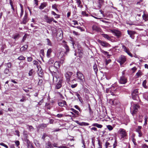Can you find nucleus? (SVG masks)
I'll list each match as a JSON object with an SVG mask.
<instances>
[{"label": "nucleus", "mask_w": 148, "mask_h": 148, "mask_svg": "<svg viewBox=\"0 0 148 148\" xmlns=\"http://www.w3.org/2000/svg\"><path fill=\"white\" fill-rule=\"evenodd\" d=\"M58 105L61 107H63L64 105L67 106L66 102L65 101L62 100L58 103Z\"/></svg>", "instance_id": "19"}, {"label": "nucleus", "mask_w": 148, "mask_h": 148, "mask_svg": "<svg viewBox=\"0 0 148 148\" xmlns=\"http://www.w3.org/2000/svg\"><path fill=\"white\" fill-rule=\"evenodd\" d=\"M20 37V35L19 34H16L13 36L12 38L16 40L18 39Z\"/></svg>", "instance_id": "38"}, {"label": "nucleus", "mask_w": 148, "mask_h": 148, "mask_svg": "<svg viewBox=\"0 0 148 148\" xmlns=\"http://www.w3.org/2000/svg\"><path fill=\"white\" fill-rule=\"evenodd\" d=\"M27 36V34H25L24 36L23 37L22 42H24L25 40H26Z\"/></svg>", "instance_id": "50"}, {"label": "nucleus", "mask_w": 148, "mask_h": 148, "mask_svg": "<svg viewBox=\"0 0 148 148\" xmlns=\"http://www.w3.org/2000/svg\"><path fill=\"white\" fill-rule=\"evenodd\" d=\"M141 148H148V146L146 144H144L142 146Z\"/></svg>", "instance_id": "59"}, {"label": "nucleus", "mask_w": 148, "mask_h": 148, "mask_svg": "<svg viewBox=\"0 0 148 148\" xmlns=\"http://www.w3.org/2000/svg\"><path fill=\"white\" fill-rule=\"evenodd\" d=\"M100 51L101 52L103 53L104 54L107 55V57L108 58H109L110 56V55L108 54V52L107 51H104L101 49H100Z\"/></svg>", "instance_id": "25"}, {"label": "nucleus", "mask_w": 148, "mask_h": 148, "mask_svg": "<svg viewBox=\"0 0 148 148\" xmlns=\"http://www.w3.org/2000/svg\"><path fill=\"white\" fill-rule=\"evenodd\" d=\"M132 98L135 100H138L139 99L138 96V92L137 89H134L132 92Z\"/></svg>", "instance_id": "4"}, {"label": "nucleus", "mask_w": 148, "mask_h": 148, "mask_svg": "<svg viewBox=\"0 0 148 148\" xmlns=\"http://www.w3.org/2000/svg\"><path fill=\"white\" fill-rule=\"evenodd\" d=\"M126 57L123 55H121L117 59V61L120 63L121 65H123L126 61Z\"/></svg>", "instance_id": "3"}, {"label": "nucleus", "mask_w": 148, "mask_h": 148, "mask_svg": "<svg viewBox=\"0 0 148 148\" xmlns=\"http://www.w3.org/2000/svg\"><path fill=\"white\" fill-rule=\"evenodd\" d=\"M51 14L55 16V17L56 18H58L60 17V15L59 14H56L54 11H52Z\"/></svg>", "instance_id": "34"}, {"label": "nucleus", "mask_w": 148, "mask_h": 148, "mask_svg": "<svg viewBox=\"0 0 148 148\" xmlns=\"http://www.w3.org/2000/svg\"><path fill=\"white\" fill-rule=\"evenodd\" d=\"M28 19L27 18V14L26 13V12L25 11V16L23 19V21L21 23L25 24L28 21Z\"/></svg>", "instance_id": "13"}, {"label": "nucleus", "mask_w": 148, "mask_h": 148, "mask_svg": "<svg viewBox=\"0 0 148 148\" xmlns=\"http://www.w3.org/2000/svg\"><path fill=\"white\" fill-rule=\"evenodd\" d=\"M47 126V125L45 124H41L40 125V128L44 129Z\"/></svg>", "instance_id": "39"}, {"label": "nucleus", "mask_w": 148, "mask_h": 148, "mask_svg": "<svg viewBox=\"0 0 148 148\" xmlns=\"http://www.w3.org/2000/svg\"><path fill=\"white\" fill-rule=\"evenodd\" d=\"M143 116L142 115H139V119H138V121L140 122H142L143 121L142 118Z\"/></svg>", "instance_id": "47"}, {"label": "nucleus", "mask_w": 148, "mask_h": 148, "mask_svg": "<svg viewBox=\"0 0 148 148\" xmlns=\"http://www.w3.org/2000/svg\"><path fill=\"white\" fill-rule=\"evenodd\" d=\"M71 110L73 112H74L76 114H77V115H79V112L78 111H77L76 110H75L74 109L72 108L71 109Z\"/></svg>", "instance_id": "45"}, {"label": "nucleus", "mask_w": 148, "mask_h": 148, "mask_svg": "<svg viewBox=\"0 0 148 148\" xmlns=\"http://www.w3.org/2000/svg\"><path fill=\"white\" fill-rule=\"evenodd\" d=\"M46 6V4L45 3H42L39 7L40 9H43Z\"/></svg>", "instance_id": "35"}, {"label": "nucleus", "mask_w": 148, "mask_h": 148, "mask_svg": "<svg viewBox=\"0 0 148 148\" xmlns=\"http://www.w3.org/2000/svg\"><path fill=\"white\" fill-rule=\"evenodd\" d=\"M110 32L117 36V38H120L121 36V32L118 30L114 29L110 30Z\"/></svg>", "instance_id": "5"}, {"label": "nucleus", "mask_w": 148, "mask_h": 148, "mask_svg": "<svg viewBox=\"0 0 148 148\" xmlns=\"http://www.w3.org/2000/svg\"><path fill=\"white\" fill-rule=\"evenodd\" d=\"M72 27H77V28L80 29L81 31H84V29L80 26H77L76 27L74 26H72Z\"/></svg>", "instance_id": "49"}, {"label": "nucleus", "mask_w": 148, "mask_h": 148, "mask_svg": "<svg viewBox=\"0 0 148 148\" xmlns=\"http://www.w3.org/2000/svg\"><path fill=\"white\" fill-rule=\"evenodd\" d=\"M61 64L60 62L56 61L54 63V66L55 67L58 68L60 67Z\"/></svg>", "instance_id": "29"}, {"label": "nucleus", "mask_w": 148, "mask_h": 148, "mask_svg": "<svg viewBox=\"0 0 148 148\" xmlns=\"http://www.w3.org/2000/svg\"><path fill=\"white\" fill-rule=\"evenodd\" d=\"M0 145L6 148H8V146L3 143H0Z\"/></svg>", "instance_id": "53"}, {"label": "nucleus", "mask_w": 148, "mask_h": 148, "mask_svg": "<svg viewBox=\"0 0 148 148\" xmlns=\"http://www.w3.org/2000/svg\"><path fill=\"white\" fill-rule=\"evenodd\" d=\"M114 86H112L110 88H109L108 89H107L106 90V92L107 93H109L110 92L111 93V94L113 95L114 94H113V92L111 91V90L115 91L116 90V88L114 89Z\"/></svg>", "instance_id": "15"}, {"label": "nucleus", "mask_w": 148, "mask_h": 148, "mask_svg": "<svg viewBox=\"0 0 148 148\" xmlns=\"http://www.w3.org/2000/svg\"><path fill=\"white\" fill-rule=\"evenodd\" d=\"M44 19L46 21L47 23H50L53 20V18L48 17L47 16L45 15L44 16Z\"/></svg>", "instance_id": "14"}, {"label": "nucleus", "mask_w": 148, "mask_h": 148, "mask_svg": "<svg viewBox=\"0 0 148 148\" xmlns=\"http://www.w3.org/2000/svg\"><path fill=\"white\" fill-rule=\"evenodd\" d=\"M17 59L20 60H24L25 59V58L23 56H21L18 58Z\"/></svg>", "instance_id": "40"}, {"label": "nucleus", "mask_w": 148, "mask_h": 148, "mask_svg": "<svg viewBox=\"0 0 148 148\" xmlns=\"http://www.w3.org/2000/svg\"><path fill=\"white\" fill-rule=\"evenodd\" d=\"M46 40H47V45L49 46H51V43L50 40L48 38H47Z\"/></svg>", "instance_id": "48"}, {"label": "nucleus", "mask_w": 148, "mask_h": 148, "mask_svg": "<svg viewBox=\"0 0 148 148\" xmlns=\"http://www.w3.org/2000/svg\"><path fill=\"white\" fill-rule=\"evenodd\" d=\"M143 18L145 21L148 20V14L145 13V12H144V14L143 15Z\"/></svg>", "instance_id": "27"}, {"label": "nucleus", "mask_w": 148, "mask_h": 148, "mask_svg": "<svg viewBox=\"0 0 148 148\" xmlns=\"http://www.w3.org/2000/svg\"><path fill=\"white\" fill-rule=\"evenodd\" d=\"M66 55L64 51H61L57 54V56L58 58L60 59V63L62 64L65 60V57Z\"/></svg>", "instance_id": "1"}, {"label": "nucleus", "mask_w": 148, "mask_h": 148, "mask_svg": "<svg viewBox=\"0 0 148 148\" xmlns=\"http://www.w3.org/2000/svg\"><path fill=\"white\" fill-rule=\"evenodd\" d=\"M104 2V0H97V2L98 4L97 5V9H100L101 8Z\"/></svg>", "instance_id": "12"}, {"label": "nucleus", "mask_w": 148, "mask_h": 148, "mask_svg": "<svg viewBox=\"0 0 148 148\" xmlns=\"http://www.w3.org/2000/svg\"><path fill=\"white\" fill-rule=\"evenodd\" d=\"M56 37L60 40H61L63 38L62 31L61 30V32H57L56 34Z\"/></svg>", "instance_id": "18"}, {"label": "nucleus", "mask_w": 148, "mask_h": 148, "mask_svg": "<svg viewBox=\"0 0 148 148\" xmlns=\"http://www.w3.org/2000/svg\"><path fill=\"white\" fill-rule=\"evenodd\" d=\"M8 68H10L11 67V64L10 62H8L6 64Z\"/></svg>", "instance_id": "54"}, {"label": "nucleus", "mask_w": 148, "mask_h": 148, "mask_svg": "<svg viewBox=\"0 0 148 148\" xmlns=\"http://www.w3.org/2000/svg\"><path fill=\"white\" fill-rule=\"evenodd\" d=\"M102 36L104 38H106L108 40H110L111 39V37L107 34H102Z\"/></svg>", "instance_id": "28"}, {"label": "nucleus", "mask_w": 148, "mask_h": 148, "mask_svg": "<svg viewBox=\"0 0 148 148\" xmlns=\"http://www.w3.org/2000/svg\"><path fill=\"white\" fill-rule=\"evenodd\" d=\"M72 74V73L70 71H68L65 74V76L67 80L68 81L69 80Z\"/></svg>", "instance_id": "16"}, {"label": "nucleus", "mask_w": 148, "mask_h": 148, "mask_svg": "<svg viewBox=\"0 0 148 148\" xmlns=\"http://www.w3.org/2000/svg\"><path fill=\"white\" fill-rule=\"evenodd\" d=\"M54 62V60L52 58H51L49 60L48 62L49 64H53Z\"/></svg>", "instance_id": "43"}, {"label": "nucleus", "mask_w": 148, "mask_h": 148, "mask_svg": "<svg viewBox=\"0 0 148 148\" xmlns=\"http://www.w3.org/2000/svg\"><path fill=\"white\" fill-rule=\"evenodd\" d=\"M98 42L103 47H106L110 46V45L109 44L104 41L99 40H98Z\"/></svg>", "instance_id": "10"}, {"label": "nucleus", "mask_w": 148, "mask_h": 148, "mask_svg": "<svg viewBox=\"0 0 148 148\" xmlns=\"http://www.w3.org/2000/svg\"><path fill=\"white\" fill-rule=\"evenodd\" d=\"M32 60V58L31 57H28L27 58V61L28 62H31Z\"/></svg>", "instance_id": "56"}, {"label": "nucleus", "mask_w": 148, "mask_h": 148, "mask_svg": "<svg viewBox=\"0 0 148 148\" xmlns=\"http://www.w3.org/2000/svg\"><path fill=\"white\" fill-rule=\"evenodd\" d=\"M43 82V80L42 79H40L39 80L38 84L40 85H41Z\"/></svg>", "instance_id": "63"}, {"label": "nucleus", "mask_w": 148, "mask_h": 148, "mask_svg": "<svg viewBox=\"0 0 148 148\" xmlns=\"http://www.w3.org/2000/svg\"><path fill=\"white\" fill-rule=\"evenodd\" d=\"M47 136V134L45 133H44L42 136V139L45 140V137Z\"/></svg>", "instance_id": "57"}, {"label": "nucleus", "mask_w": 148, "mask_h": 148, "mask_svg": "<svg viewBox=\"0 0 148 148\" xmlns=\"http://www.w3.org/2000/svg\"><path fill=\"white\" fill-rule=\"evenodd\" d=\"M132 141L133 142L134 145H137V143H136V140H135V139L133 138H132Z\"/></svg>", "instance_id": "61"}, {"label": "nucleus", "mask_w": 148, "mask_h": 148, "mask_svg": "<svg viewBox=\"0 0 148 148\" xmlns=\"http://www.w3.org/2000/svg\"><path fill=\"white\" fill-rule=\"evenodd\" d=\"M141 75L142 72L140 71H138V72L136 74V75L137 76V77L140 76Z\"/></svg>", "instance_id": "41"}, {"label": "nucleus", "mask_w": 148, "mask_h": 148, "mask_svg": "<svg viewBox=\"0 0 148 148\" xmlns=\"http://www.w3.org/2000/svg\"><path fill=\"white\" fill-rule=\"evenodd\" d=\"M118 133L121 135V138L125 137L127 135L125 130L123 128H120L118 130Z\"/></svg>", "instance_id": "6"}, {"label": "nucleus", "mask_w": 148, "mask_h": 148, "mask_svg": "<svg viewBox=\"0 0 148 148\" xmlns=\"http://www.w3.org/2000/svg\"><path fill=\"white\" fill-rule=\"evenodd\" d=\"M127 82V79L124 75L121 76L119 81V83L122 84H125Z\"/></svg>", "instance_id": "8"}, {"label": "nucleus", "mask_w": 148, "mask_h": 148, "mask_svg": "<svg viewBox=\"0 0 148 148\" xmlns=\"http://www.w3.org/2000/svg\"><path fill=\"white\" fill-rule=\"evenodd\" d=\"M106 127L108 129L109 131H111L113 129V127H112L111 125H106Z\"/></svg>", "instance_id": "36"}, {"label": "nucleus", "mask_w": 148, "mask_h": 148, "mask_svg": "<svg viewBox=\"0 0 148 148\" xmlns=\"http://www.w3.org/2000/svg\"><path fill=\"white\" fill-rule=\"evenodd\" d=\"M62 86V83L60 82H59L56 86V88L57 89L60 88Z\"/></svg>", "instance_id": "30"}, {"label": "nucleus", "mask_w": 148, "mask_h": 148, "mask_svg": "<svg viewBox=\"0 0 148 148\" xmlns=\"http://www.w3.org/2000/svg\"><path fill=\"white\" fill-rule=\"evenodd\" d=\"M127 34L130 35V37L132 39H134V34H136V32L133 30H128L127 31Z\"/></svg>", "instance_id": "11"}, {"label": "nucleus", "mask_w": 148, "mask_h": 148, "mask_svg": "<svg viewBox=\"0 0 148 148\" xmlns=\"http://www.w3.org/2000/svg\"><path fill=\"white\" fill-rule=\"evenodd\" d=\"M78 7L82 8V5H81V2L80 0H75Z\"/></svg>", "instance_id": "37"}, {"label": "nucleus", "mask_w": 148, "mask_h": 148, "mask_svg": "<svg viewBox=\"0 0 148 148\" xmlns=\"http://www.w3.org/2000/svg\"><path fill=\"white\" fill-rule=\"evenodd\" d=\"M82 14L84 16H88V14H86L85 12L83 11L82 12Z\"/></svg>", "instance_id": "64"}, {"label": "nucleus", "mask_w": 148, "mask_h": 148, "mask_svg": "<svg viewBox=\"0 0 148 148\" xmlns=\"http://www.w3.org/2000/svg\"><path fill=\"white\" fill-rule=\"evenodd\" d=\"M133 110L132 113V114L133 116H134L135 115L138 110V109L139 108V106L137 104H134L133 105Z\"/></svg>", "instance_id": "7"}, {"label": "nucleus", "mask_w": 148, "mask_h": 148, "mask_svg": "<svg viewBox=\"0 0 148 148\" xmlns=\"http://www.w3.org/2000/svg\"><path fill=\"white\" fill-rule=\"evenodd\" d=\"M93 68L95 73H97V72L98 71V69L97 65L96 64L94 65Z\"/></svg>", "instance_id": "32"}, {"label": "nucleus", "mask_w": 148, "mask_h": 148, "mask_svg": "<svg viewBox=\"0 0 148 148\" xmlns=\"http://www.w3.org/2000/svg\"><path fill=\"white\" fill-rule=\"evenodd\" d=\"M147 82L146 80L144 81L143 83V87L146 88L147 86H146V83Z\"/></svg>", "instance_id": "52"}, {"label": "nucleus", "mask_w": 148, "mask_h": 148, "mask_svg": "<svg viewBox=\"0 0 148 148\" xmlns=\"http://www.w3.org/2000/svg\"><path fill=\"white\" fill-rule=\"evenodd\" d=\"M28 47L27 45H25L22 47L20 49V51H26Z\"/></svg>", "instance_id": "26"}, {"label": "nucleus", "mask_w": 148, "mask_h": 148, "mask_svg": "<svg viewBox=\"0 0 148 148\" xmlns=\"http://www.w3.org/2000/svg\"><path fill=\"white\" fill-rule=\"evenodd\" d=\"M52 52V50L50 48L47 51V57L49 58L51 56V53Z\"/></svg>", "instance_id": "23"}, {"label": "nucleus", "mask_w": 148, "mask_h": 148, "mask_svg": "<svg viewBox=\"0 0 148 148\" xmlns=\"http://www.w3.org/2000/svg\"><path fill=\"white\" fill-rule=\"evenodd\" d=\"M63 47L65 50V51L64 52L65 53L66 55H67L70 51L69 47L66 44H64L63 45Z\"/></svg>", "instance_id": "17"}, {"label": "nucleus", "mask_w": 148, "mask_h": 148, "mask_svg": "<svg viewBox=\"0 0 148 148\" xmlns=\"http://www.w3.org/2000/svg\"><path fill=\"white\" fill-rule=\"evenodd\" d=\"M92 126H96L99 128H101L102 127V125H101L98 124L97 123H95L92 125Z\"/></svg>", "instance_id": "33"}, {"label": "nucleus", "mask_w": 148, "mask_h": 148, "mask_svg": "<svg viewBox=\"0 0 148 148\" xmlns=\"http://www.w3.org/2000/svg\"><path fill=\"white\" fill-rule=\"evenodd\" d=\"M10 3L12 9H14V8L13 6L12 1V0H10Z\"/></svg>", "instance_id": "58"}, {"label": "nucleus", "mask_w": 148, "mask_h": 148, "mask_svg": "<svg viewBox=\"0 0 148 148\" xmlns=\"http://www.w3.org/2000/svg\"><path fill=\"white\" fill-rule=\"evenodd\" d=\"M45 146L47 148H52L53 146L51 143L49 141H48L45 144Z\"/></svg>", "instance_id": "24"}, {"label": "nucleus", "mask_w": 148, "mask_h": 148, "mask_svg": "<svg viewBox=\"0 0 148 148\" xmlns=\"http://www.w3.org/2000/svg\"><path fill=\"white\" fill-rule=\"evenodd\" d=\"M9 72V69H5L4 71V73H5L8 74Z\"/></svg>", "instance_id": "55"}, {"label": "nucleus", "mask_w": 148, "mask_h": 148, "mask_svg": "<svg viewBox=\"0 0 148 148\" xmlns=\"http://www.w3.org/2000/svg\"><path fill=\"white\" fill-rule=\"evenodd\" d=\"M76 95L79 101L81 102V103L82 104H83L84 103V101L79 94L77 93H76Z\"/></svg>", "instance_id": "22"}, {"label": "nucleus", "mask_w": 148, "mask_h": 148, "mask_svg": "<svg viewBox=\"0 0 148 148\" xmlns=\"http://www.w3.org/2000/svg\"><path fill=\"white\" fill-rule=\"evenodd\" d=\"M92 29L93 31L97 32H100V29L95 25H93L92 27Z\"/></svg>", "instance_id": "21"}, {"label": "nucleus", "mask_w": 148, "mask_h": 148, "mask_svg": "<svg viewBox=\"0 0 148 148\" xmlns=\"http://www.w3.org/2000/svg\"><path fill=\"white\" fill-rule=\"evenodd\" d=\"M75 122L80 126H87L89 125V124L88 123L84 122H80L78 121H76Z\"/></svg>", "instance_id": "20"}, {"label": "nucleus", "mask_w": 148, "mask_h": 148, "mask_svg": "<svg viewBox=\"0 0 148 148\" xmlns=\"http://www.w3.org/2000/svg\"><path fill=\"white\" fill-rule=\"evenodd\" d=\"M33 64L34 65H37L38 64V62L36 60H34L33 61Z\"/></svg>", "instance_id": "62"}, {"label": "nucleus", "mask_w": 148, "mask_h": 148, "mask_svg": "<svg viewBox=\"0 0 148 148\" xmlns=\"http://www.w3.org/2000/svg\"><path fill=\"white\" fill-rule=\"evenodd\" d=\"M141 126H138L137 128L136 129V131L138 132H140V131H141Z\"/></svg>", "instance_id": "46"}, {"label": "nucleus", "mask_w": 148, "mask_h": 148, "mask_svg": "<svg viewBox=\"0 0 148 148\" xmlns=\"http://www.w3.org/2000/svg\"><path fill=\"white\" fill-rule=\"evenodd\" d=\"M143 97L146 100L148 101V95L147 93H145L143 95Z\"/></svg>", "instance_id": "42"}, {"label": "nucleus", "mask_w": 148, "mask_h": 148, "mask_svg": "<svg viewBox=\"0 0 148 148\" xmlns=\"http://www.w3.org/2000/svg\"><path fill=\"white\" fill-rule=\"evenodd\" d=\"M33 73V70L32 69L29 71V75L30 76H32V75Z\"/></svg>", "instance_id": "60"}, {"label": "nucleus", "mask_w": 148, "mask_h": 148, "mask_svg": "<svg viewBox=\"0 0 148 148\" xmlns=\"http://www.w3.org/2000/svg\"><path fill=\"white\" fill-rule=\"evenodd\" d=\"M59 5L56 4H54L52 5V7L53 9H58L59 8Z\"/></svg>", "instance_id": "31"}, {"label": "nucleus", "mask_w": 148, "mask_h": 148, "mask_svg": "<svg viewBox=\"0 0 148 148\" xmlns=\"http://www.w3.org/2000/svg\"><path fill=\"white\" fill-rule=\"evenodd\" d=\"M77 77L78 79L79 80V82L82 84L85 81L84 77L80 71H77L76 73Z\"/></svg>", "instance_id": "2"}, {"label": "nucleus", "mask_w": 148, "mask_h": 148, "mask_svg": "<svg viewBox=\"0 0 148 148\" xmlns=\"http://www.w3.org/2000/svg\"><path fill=\"white\" fill-rule=\"evenodd\" d=\"M122 48L123 51L126 53L129 56L131 57H133L132 54L130 52L129 49L127 48L123 44H122Z\"/></svg>", "instance_id": "9"}, {"label": "nucleus", "mask_w": 148, "mask_h": 148, "mask_svg": "<svg viewBox=\"0 0 148 148\" xmlns=\"http://www.w3.org/2000/svg\"><path fill=\"white\" fill-rule=\"evenodd\" d=\"M27 126L28 127L30 131H32V130H34V128L32 127V126L29 125H27Z\"/></svg>", "instance_id": "51"}, {"label": "nucleus", "mask_w": 148, "mask_h": 148, "mask_svg": "<svg viewBox=\"0 0 148 148\" xmlns=\"http://www.w3.org/2000/svg\"><path fill=\"white\" fill-rule=\"evenodd\" d=\"M148 118V117H147V116H145V123L144 125H146L147 124Z\"/></svg>", "instance_id": "44"}]
</instances>
